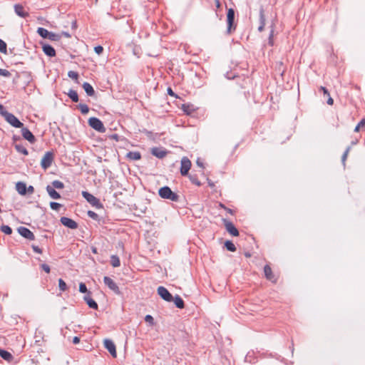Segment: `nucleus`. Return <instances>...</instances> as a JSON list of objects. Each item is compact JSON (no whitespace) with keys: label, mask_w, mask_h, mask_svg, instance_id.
Segmentation results:
<instances>
[{"label":"nucleus","mask_w":365,"mask_h":365,"mask_svg":"<svg viewBox=\"0 0 365 365\" xmlns=\"http://www.w3.org/2000/svg\"><path fill=\"white\" fill-rule=\"evenodd\" d=\"M0 230L6 235H11L12 233V229L9 225H3L1 226Z\"/></svg>","instance_id":"32"},{"label":"nucleus","mask_w":365,"mask_h":365,"mask_svg":"<svg viewBox=\"0 0 365 365\" xmlns=\"http://www.w3.org/2000/svg\"><path fill=\"white\" fill-rule=\"evenodd\" d=\"M359 123L361 126V129H365V118L362 119Z\"/></svg>","instance_id":"52"},{"label":"nucleus","mask_w":365,"mask_h":365,"mask_svg":"<svg viewBox=\"0 0 365 365\" xmlns=\"http://www.w3.org/2000/svg\"><path fill=\"white\" fill-rule=\"evenodd\" d=\"M104 346L107 349V350L110 352L111 356L113 358H116L117 353H116L115 345L113 342V341H111L110 339H105L104 340Z\"/></svg>","instance_id":"11"},{"label":"nucleus","mask_w":365,"mask_h":365,"mask_svg":"<svg viewBox=\"0 0 365 365\" xmlns=\"http://www.w3.org/2000/svg\"><path fill=\"white\" fill-rule=\"evenodd\" d=\"M18 232L19 233V235H21L22 237H24V238H26L27 240H35V236H34V233L30 230H29L28 228H26L25 227H19L18 228Z\"/></svg>","instance_id":"9"},{"label":"nucleus","mask_w":365,"mask_h":365,"mask_svg":"<svg viewBox=\"0 0 365 365\" xmlns=\"http://www.w3.org/2000/svg\"><path fill=\"white\" fill-rule=\"evenodd\" d=\"M14 11L20 17L25 18L29 16V13L24 11L23 6L21 4H15Z\"/></svg>","instance_id":"17"},{"label":"nucleus","mask_w":365,"mask_h":365,"mask_svg":"<svg viewBox=\"0 0 365 365\" xmlns=\"http://www.w3.org/2000/svg\"><path fill=\"white\" fill-rule=\"evenodd\" d=\"M264 272L265 277L268 280H269V281H271L272 282H276L277 279L274 277V275L273 274L272 269H271V267L269 265L267 264V265L264 266Z\"/></svg>","instance_id":"16"},{"label":"nucleus","mask_w":365,"mask_h":365,"mask_svg":"<svg viewBox=\"0 0 365 365\" xmlns=\"http://www.w3.org/2000/svg\"><path fill=\"white\" fill-rule=\"evenodd\" d=\"M96 250L95 248H93V253H96Z\"/></svg>","instance_id":"64"},{"label":"nucleus","mask_w":365,"mask_h":365,"mask_svg":"<svg viewBox=\"0 0 365 365\" xmlns=\"http://www.w3.org/2000/svg\"><path fill=\"white\" fill-rule=\"evenodd\" d=\"M0 52L6 53V43L0 38Z\"/></svg>","instance_id":"39"},{"label":"nucleus","mask_w":365,"mask_h":365,"mask_svg":"<svg viewBox=\"0 0 365 365\" xmlns=\"http://www.w3.org/2000/svg\"><path fill=\"white\" fill-rule=\"evenodd\" d=\"M225 246L227 250L230 252H235L236 250L235 245L231 241H226L225 243Z\"/></svg>","instance_id":"29"},{"label":"nucleus","mask_w":365,"mask_h":365,"mask_svg":"<svg viewBox=\"0 0 365 365\" xmlns=\"http://www.w3.org/2000/svg\"><path fill=\"white\" fill-rule=\"evenodd\" d=\"M151 153L158 158H163L166 155L167 152L158 148H153L151 150Z\"/></svg>","instance_id":"20"},{"label":"nucleus","mask_w":365,"mask_h":365,"mask_svg":"<svg viewBox=\"0 0 365 365\" xmlns=\"http://www.w3.org/2000/svg\"><path fill=\"white\" fill-rule=\"evenodd\" d=\"M158 294L167 302H172L173 299L172 294L164 287L160 286L158 288Z\"/></svg>","instance_id":"8"},{"label":"nucleus","mask_w":365,"mask_h":365,"mask_svg":"<svg viewBox=\"0 0 365 365\" xmlns=\"http://www.w3.org/2000/svg\"><path fill=\"white\" fill-rule=\"evenodd\" d=\"M80 341V339L78 336H74L73 339V344H78Z\"/></svg>","instance_id":"56"},{"label":"nucleus","mask_w":365,"mask_h":365,"mask_svg":"<svg viewBox=\"0 0 365 365\" xmlns=\"http://www.w3.org/2000/svg\"><path fill=\"white\" fill-rule=\"evenodd\" d=\"M16 189L17 192L21 195H24L27 192L26 185L23 182H18L16 184Z\"/></svg>","instance_id":"19"},{"label":"nucleus","mask_w":365,"mask_h":365,"mask_svg":"<svg viewBox=\"0 0 365 365\" xmlns=\"http://www.w3.org/2000/svg\"><path fill=\"white\" fill-rule=\"evenodd\" d=\"M10 75H11V73L9 71H7L6 69L0 68V76L9 77V76H10Z\"/></svg>","instance_id":"43"},{"label":"nucleus","mask_w":365,"mask_h":365,"mask_svg":"<svg viewBox=\"0 0 365 365\" xmlns=\"http://www.w3.org/2000/svg\"><path fill=\"white\" fill-rule=\"evenodd\" d=\"M60 222L62 225L70 229H76L78 227V224L73 220L66 217H61Z\"/></svg>","instance_id":"12"},{"label":"nucleus","mask_w":365,"mask_h":365,"mask_svg":"<svg viewBox=\"0 0 365 365\" xmlns=\"http://www.w3.org/2000/svg\"><path fill=\"white\" fill-rule=\"evenodd\" d=\"M42 49L44 53L49 57L56 56L55 49L49 44L42 43Z\"/></svg>","instance_id":"15"},{"label":"nucleus","mask_w":365,"mask_h":365,"mask_svg":"<svg viewBox=\"0 0 365 365\" xmlns=\"http://www.w3.org/2000/svg\"><path fill=\"white\" fill-rule=\"evenodd\" d=\"M8 113V111L5 110L4 107L0 104V114L4 117V113Z\"/></svg>","instance_id":"49"},{"label":"nucleus","mask_w":365,"mask_h":365,"mask_svg":"<svg viewBox=\"0 0 365 365\" xmlns=\"http://www.w3.org/2000/svg\"><path fill=\"white\" fill-rule=\"evenodd\" d=\"M97 308H98L97 303L94 300H93V309H96Z\"/></svg>","instance_id":"59"},{"label":"nucleus","mask_w":365,"mask_h":365,"mask_svg":"<svg viewBox=\"0 0 365 365\" xmlns=\"http://www.w3.org/2000/svg\"><path fill=\"white\" fill-rule=\"evenodd\" d=\"M49 32L47 29L44 28H38L37 30V33L43 38H48V36L49 35Z\"/></svg>","instance_id":"27"},{"label":"nucleus","mask_w":365,"mask_h":365,"mask_svg":"<svg viewBox=\"0 0 365 365\" xmlns=\"http://www.w3.org/2000/svg\"><path fill=\"white\" fill-rule=\"evenodd\" d=\"M349 150H350V147H348L341 157V161L344 165L345 164V161L347 158Z\"/></svg>","instance_id":"42"},{"label":"nucleus","mask_w":365,"mask_h":365,"mask_svg":"<svg viewBox=\"0 0 365 365\" xmlns=\"http://www.w3.org/2000/svg\"><path fill=\"white\" fill-rule=\"evenodd\" d=\"M272 33H273V31H272ZM272 34H270V36H269V43H272L271 42V38H272Z\"/></svg>","instance_id":"63"},{"label":"nucleus","mask_w":365,"mask_h":365,"mask_svg":"<svg viewBox=\"0 0 365 365\" xmlns=\"http://www.w3.org/2000/svg\"><path fill=\"white\" fill-rule=\"evenodd\" d=\"M15 148L17 152L22 153L24 155H27L29 154L27 149L21 145H15Z\"/></svg>","instance_id":"28"},{"label":"nucleus","mask_w":365,"mask_h":365,"mask_svg":"<svg viewBox=\"0 0 365 365\" xmlns=\"http://www.w3.org/2000/svg\"><path fill=\"white\" fill-rule=\"evenodd\" d=\"M34 188L33 186L30 185L27 187V192H30V193H33L34 192Z\"/></svg>","instance_id":"54"},{"label":"nucleus","mask_w":365,"mask_h":365,"mask_svg":"<svg viewBox=\"0 0 365 365\" xmlns=\"http://www.w3.org/2000/svg\"><path fill=\"white\" fill-rule=\"evenodd\" d=\"M48 38L51 41H59L61 38V36L59 34H56L52 32H49V35L48 36Z\"/></svg>","instance_id":"34"},{"label":"nucleus","mask_w":365,"mask_h":365,"mask_svg":"<svg viewBox=\"0 0 365 365\" xmlns=\"http://www.w3.org/2000/svg\"><path fill=\"white\" fill-rule=\"evenodd\" d=\"M67 95L73 102L78 101V96L76 91H74L73 89H70L68 91V92L67 93Z\"/></svg>","instance_id":"24"},{"label":"nucleus","mask_w":365,"mask_h":365,"mask_svg":"<svg viewBox=\"0 0 365 365\" xmlns=\"http://www.w3.org/2000/svg\"><path fill=\"white\" fill-rule=\"evenodd\" d=\"M234 19H235V11L233 9L230 8L227 11V32L230 33L232 29H235V26H234Z\"/></svg>","instance_id":"6"},{"label":"nucleus","mask_w":365,"mask_h":365,"mask_svg":"<svg viewBox=\"0 0 365 365\" xmlns=\"http://www.w3.org/2000/svg\"><path fill=\"white\" fill-rule=\"evenodd\" d=\"M224 225L225 227L226 230L232 236L237 237L239 235V232L237 229L235 227L232 222L223 219Z\"/></svg>","instance_id":"10"},{"label":"nucleus","mask_w":365,"mask_h":365,"mask_svg":"<svg viewBox=\"0 0 365 365\" xmlns=\"http://www.w3.org/2000/svg\"><path fill=\"white\" fill-rule=\"evenodd\" d=\"M93 49L97 54H101L103 51V48L101 46H95Z\"/></svg>","instance_id":"46"},{"label":"nucleus","mask_w":365,"mask_h":365,"mask_svg":"<svg viewBox=\"0 0 365 365\" xmlns=\"http://www.w3.org/2000/svg\"><path fill=\"white\" fill-rule=\"evenodd\" d=\"M79 291L82 293L87 292V287L84 283H81L79 285Z\"/></svg>","instance_id":"45"},{"label":"nucleus","mask_w":365,"mask_h":365,"mask_svg":"<svg viewBox=\"0 0 365 365\" xmlns=\"http://www.w3.org/2000/svg\"><path fill=\"white\" fill-rule=\"evenodd\" d=\"M196 164H197V166H199L201 168H204L203 163L202 162V160L200 158H198L197 160Z\"/></svg>","instance_id":"50"},{"label":"nucleus","mask_w":365,"mask_h":365,"mask_svg":"<svg viewBox=\"0 0 365 365\" xmlns=\"http://www.w3.org/2000/svg\"><path fill=\"white\" fill-rule=\"evenodd\" d=\"M21 134L24 139L27 140L31 143H34L36 138L33 133L27 128H23L21 129Z\"/></svg>","instance_id":"13"},{"label":"nucleus","mask_w":365,"mask_h":365,"mask_svg":"<svg viewBox=\"0 0 365 365\" xmlns=\"http://www.w3.org/2000/svg\"><path fill=\"white\" fill-rule=\"evenodd\" d=\"M46 191L52 199L58 200L61 197L60 194L51 185H47Z\"/></svg>","instance_id":"18"},{"label":"nucleus","mask_w":365,"mask_h":365,"mask_svg":"<svg viewBox=\"0 0 365 365\" xmlns=\"http://www.w3.org/2000/svg\"><path fill=\"white\" fill-rule=\"evenodd\" d=\"M87 214H88V215L89 217H91V215H92L91 210H88V211L87 212Z\"/></svg>","instance_id":"62"},{"label":"nucleus","mask_w":365,"mask_h":365,"mask_svg":"<svg viewBox=\"0 0 365 365\" xmlns=\"http://www.w3.org/2000/svg\"><path fill=\"white\" fill-rule=\"evenodd\" d=\"M93 129L100 133L106 132L103 123L98 118L94 117H93Z\"/></svg>","instance_id":"14"},{"label":"nucleus","mask_w":365,"mask_h":365,"mask_svg":"<svg viewBox=\"0 0 365 365\" xmlns=\"http://www.w3.org/2000/svg\"><path fill=\"white\" fill-rule=\"evenodd\" d=\"M168 93L171 96H175V94L170 88H168Z\"/></svg>","instance_id":"53"},{"label":"nucleus","mask_w":365,"mask_h":365,"mask_svg":"<svg viewBox=\"0 0 365 365\" xmlns=\"http://www.w3.org/2000/svg\"><path fill=\"white\" fill-rule=\"evenodd\" d=\"M191 161L187 158L183 157L181 160L180 173L182 175H187L188 172L191 168Z\"/></svg>","instance_id":"5"},{"label":"nucleus","mask_w":365,"mask_h":365,"mask_svg":"<svg viewBox=\"0 0 365 365\" xmlns=\"http://www.w3.org/2000/svg\"><path fill=\"white\" fill-rule=\"evenodd\" d=\"M78 108L80 109L81 112L82 114H87L89 112V107L86 105V104H83V103H80L78 106Z\"/></svg>","instance_id":"30"},{"label":"nucleus","mask_w":365,"mask_h":365,"mask_svg":"<svg viewBox=\"0 0 365 365\" xmlns=\"http://www.w3.org/2000/svg\"><path fill=\"white\" fill-rule=\"evenodd\" d=\"M259 20H260V25L258 27V31L261 32V31H263L264 25H265V18H264V15L263 11H260Z\"/></svg>","instance_id":"26"},{"label":"nucleus","mask_w":365,"mask_h":365,"mask_svg":"<svg viewBox=\"0 0 365 365\" xmlns=\"http://www.w3.org/2000/svg\"><path fill=\"white\" fill-rule=\"evenodd\" d=\"M189 178L190 180V181L194 184V185H196L197 186H200L201 185L200 180L197 178L196 176L195 175H189Z\"/></svg>","instance_id":"37"},{"label":"nucleus","mask_w":365,"mask_h":365,"mask_svg":"<svg viewBox=\"0 0 365 365\" xmlns=\"http://www.w3.org/2000/svg\"><path fill=\"white\" fill-rule=\"evenodd\" d=\"M93 207H96V208L100 210V214L93 212V220L100 222L101 219L103 218L102 215L104 212V210L99 200L94 196H93Z\"/></svg>","instance_id":"4"},{"label":"nucleus","mask_w":365,"mask_h":365,"mask_svg":"<svg viewBox=\"0 0 365 365\" xmlns=\"http://www.w3.org/2000/svg\"><path fill=\"white\" fill-rule=\"evenodd\" d=\"M0 356L5 360L9 361L13 359V356L9 351L0 349Z\"/></svg>","instance_id":"23"},{"label":"nucleus","mask_w":365,"mask_h":365,"mask_svg":"<svg viewBox=\"0 0 365 365\" xmlns=\"http://www.w3.org/2000/svg\"><path fill=\"white\" fill-rule=\"evenodd\" d=\"M126 157L133 160H138L140 159L141 155L139 152H128Z\"/></svg>","instance_id":"22"},{"label":"nucleus","mask_w":365,"mask_h":365,"mask_svg":"<svg viewBox=\"0 0 365 365\" xmlns=\"http://www.w3.org/2000/svg\"><path fill=\"white\" fill-rule=\"evenodd\" d=\"M84 299L86 302L88 306L91 308V297L90 296L89 293L84 297Z\"/></svg>","instance_id":"44"},{"label":"nucleus","mask_w":365,"mask_h":365,"mask_svg":"<svg viewBox=\"0 0 365 365\" xmlns=\"http://www.w3.org/2000/svg\"><path fill=\"white\" fill-rule=\"evenodd\" d=\"M83 88H84L88 96H91V85L89 83L85 82L83 84Z\"/></svg>","instance_id":"33"},{"label":"nucleus","mask_w":365,"mask_h":365,"mask_svg":"<svg viewBox=\"0 0 365 365\" xmlns=\"http://www.w3.org/2000/svg\"><path fill=\"white\" fill-rule=\"evenodd\" d=\"M103 282L115 294H119L120 293L118 286L111 278L109 277H104Z\"/></svg>","instance_id":"7"},{"label":"nucleus","mask_w":365,"mask_h":365,"mask_svg":"<svg viewBox=\"0 0 365 365\" xmlns=\"http://www.w3.org/2000/svg\"><path fill=\"white\" fill-rule=\"evenodd\" d=\"M52 187H53V189H63L64 187V185L62 182L59 181V180H54L52 182V185H51Z\"/></svg>","instance_id":"31"},{"label":"nucleus","mask_w":365,"mask_h":365,"mask_svg":"<svg viewBox=\"0 0 365 365\" xmlns=\"http://www.w3.org/2000/svg\"><path fill=\"white\" fill-rule=\"evenodd\" d=\"M158 194L162 198L170 200L173 202H177L179 200L178 195L173 192L168 186L161 187L158 191Z\"/></svg>","instance_id":"1"},{"label":"nucleus","mask_w":365,"mask_h":365,"mask_svg":"<svg viewBox=\"0 0 365 365\" xmlns=\"http://www.w3.org/2000/svg\"><path fill=\"white\" fill-rule=\"evenodd\" d=\"M4 118L7 123H9L14 128H22L24 125L23 123L14 114L11 113H5Z\"/></svg>","instance_id":"2"},{"label":"nucleus","mask_w":365,"mask_h":365,"mask_svg":"<svg viewBox=\"0 0 365 365\" xmlns=\"http://www.w3.org/2000/svg\"><path fill=\"white\" fill-rule=\"evenodd\" d=\"M54 155L52 152H46L43 156L41 161V166L43 169L46 170L51 167L53 161Z\"/></svg>","instance_id":"3"},{"label":"nucleus","mask_w":365,"mask_h":365,"mask_svg":"<svg viewBox=\"0 0 365 365\" xmlns=\"http://www.w3.org/2000/svg\"><path fill=\"white\" fill-rule=\"evenodd\" d=\"M62 34L66 37H70V34L67 32H63Z\"/></svg>","instance_id":"61"},{"label":"nucleus","mask_w":365,"mask_h":365,"mask_svg":"<svg viewBox=\"0 0 365 365\" xmlns=\"http://www.w3.org/2000/svg\"><path fill=\"white\" fill-rule=\"evenodd\" d=\"M173 301L174 302V304H175V306L178 308H180V309L184 308V302L180 296L176 295L173 298Z\"/></svg>","instance_id":"21"},{"label":"nucleus","mask_w":365,"mask_h":365,"mask_svg":"<svg viewBox=\"0 0 365 365\" xmlns=\"http://www.w3.org/2000/svg\"><path fill=\"white\" fill-rule=\"evenodd\" d=\"M41 267L42 268L43 270H44L46 273H49L50 272V267L48 264H42L41 265Z\"/></svg>","instance_id":"47"},{"label":"nucleus","mask_w":365,"mask_h":365,"mask_svg":"<svg viewBox=\"0 0 365 365\" xmlns=\"http://www.w3.org/2000/svg\"><path fill=\"white\" fill-rule=\"evenodd\" d=\"M83 196L86 199V200L91 203V194L86 191L82 192Z\"/></svg>","instance_id":"41"},{"label":"nucleus","mask_w":365,"mask_h":365,"mask_svg":"<svg viewBox=\"0 0 365 365\" xmlns=\"http://www.w3.org/2000/svg\"><path fill=\"white\" fill-rule=\"evenodd\" d=\"M220 206L224 207L228 212V213H230L231 215L233 214V211L231 209L225 207L222 204H220Z\"/></svg>","instance_id":"55"},{"label":"nucleus","mask_w":365,"mask_h":365,"mask_svg":"<svg viewBox=\"0 0 365 365\" xmlns=\"http://www.w3.org/2000/svg\"><path fill=\"white\" fill-rule=\"evenodd\" d=\"M58 287H59L60 290L62 292L66 291L67 289V285H66V282L62 279H58Z\"/></svg>","instance_id":"36"},{"label":"nucleus","mask_w":365,"mask_h":365,"mask_svg":"<svg viewBox=\"0 0 365 365\" xmlns=\"http://www.w3.org/2000/svg\"><path fill=\"white\" fill-rule=\"evenodd\" d=\"M145 321L147 323L150 324V325H153L154 324V319H153V317L151 315H149V314L146 315L145 317Z\"/></svg>","instance_id":"40"},{"label":"nucleus","mask_w":365,"mask_h":365,"mask_svg":"<svg viewBox=\"0 0 365 365\" xmlns=\"http://www.w3.org/2000/svg\"><path fill=\"white\" fill-rule=\"evenodd\" d=\"M320 90L323 91L324 95H327V96H329V93L328 90L325 87L321 86Z\"/></svg>","instance_id":"51"},{"label":"nucleus","mask_w":365,"mask_h":365,"mask_svg":"<svg viewBox=\"0 0 365 365\" xmlns=\"http://www.w3.org/2000/svg\"><path fill=\"white\" fill-rule=\"evenodd\" d=\"M327 103L329 105H333L334 103V100L329 96L328 101H327Z\"/></svg>","instance_id":"57"},{"label":"nucleus","mask_w":365,"mask_h":365,"mask_svg":"<svg viewBox=\"0 0 365 365\" xmlns=\"http://www.w3.org/2000/svg\"><path fill=\"white\" fill-rule=\"evenodd\" d=\"M110 264L113 267H118L120 265V259L117 255H112L110 257Z\"/></svg>","instance_id":"25"},{"label":"nucleus","mask_w":365,"mask_h":365,"mask_svg":"<svg viewBox=\"0 0 365 365\" xmlns=\"http://www.w3.org/2000/svg\"><path fill=\"white\" fill-rule=\"evenodd\" d=\"M61 205L58 202H50V207L53 210H58L60 207H61Z\"/></svg>","instance_id":"38"},{"label":"nucleus","mask_w":365,"mask_h":365,"mask_svg":"<svg viewBox=\"0 0 365 365\" xmlns=\"http://www.w3.org/2000/svg\"><path fill=\"white\" fill-rule=\"evenodd\" d=\"M68 76L73 80L76 81V83H78V73L73 71H70L68 73Z\"/></svg>","instance_id":"35"},{"label":"nucleus","mask_w":365,"mask_h":365,"mask_svg":"<svg viewBox=\"0 0 365 365\" xmlns=\"http://www.w3.org/2000/svg\"><path fill=\"white\" fill-rule=\"evenodd\" d=\"M32 249L36 253L41 254L42 252L41 249L39 248L38 246L33 245Z\"/></svg>","instance_id":"48"},{"label":"nucleus","mask_w":365,"mask_h":365,"mask_svg":"<svg viewBox=\"0 0 365 365\" xmlns=\"http://www.w3.org/2000/svg\"><path fill=\"white\" fill-rule=\"evenodd\" d=\"M91 123H92V120H91V118H89L88 119V124L90 126H91Z\"/></svg>","instance_id":"60"},{"label":"nucleus","mask_w":365,"mask_h":365,"mask_svg":"<svg viewBox=\"0 0 365 365\" xmlns=\"http://www.w3.org/2000/svg\"><path fill=\"white\" fill-rule=\"evenodd\" d=\"M361 129V126L359 125V123L357 124V125L354 128L355 132L359 131V130Z\"/></svg>","instance_id":"58"}]
</instances>
